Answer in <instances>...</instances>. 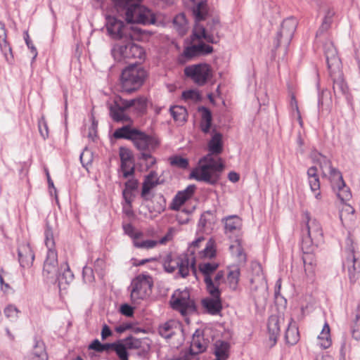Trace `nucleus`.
Masks as SVG:
<instances>
[{"instance_id": "54", "label": "nucleus", "mask_w": 360, "mask_h": 360, "mask_svg": "<svg viewBox=\"0 0 360 360\" xmlns=\"http://www.w3.org/2000/svg\"><path fill=\"white\" fill-rule=\"evenodd\" d=\"M123 229L124 233L133 239V241L134 240L135 236H143V233L141 232L135 231L134 226L131 224L123 225Z\"/></svg>"}, {"instance_id": "12", "label": "nucleus", "mask_w": 360, "mask_h": 360, "mask_svg": "<svg viewBox=\"0 0 360 360\" xmlns=\"http://www.w3.org/2000/svg\"><path fill=\"white\" fill-rule=\"evenodd\" d=\"M153 286L152 278L146 274L137 276L131 281L130 285L131 299L133 302L146 298L149 296Z\"/></svg>"}, {"instance_id": "52", "label": "nucleus", "mask_w": 360, "mask_h": 360, "mask_svg": "<svg viewBox=\"0 0 360 360\" xmlns=\"http://www.w3.org/2000/svg\"><path fill=\"white\" fill-rule=\"evenodd\" d=\"M182 97L185 100H191L193 101H198L200 100L201 96L197 90H188L182 93Z\"/></svg>"}, {"instance_id": "29", "label": "nucleus", "mask_w": 360, "mask_h": 360, "mask_svg": "<svg viewBox=\"0 0 360 360\" xmlns=\"http://www.w3.org/2000/svg\"><path fill=\"white\" fill-rule=\"evenodd\" d=\"M226 234H231L240 229L241 219L236 215L228 216L222 219Z\"/></svg>"}, {"instance_id": "19", "label": "nucleus", "mask_w": 360, "mask_h": 360, "mask_svg": "<svg viewBox=\"0 0 360 360\" xmlns=\"http://www.w3.org/2000/svg\"><path fill=\"white\" fill-rule=\"evenodd\" d=\"M219 264L217 262H202L199 264V270L204 276V281L209 293H214L217 285L214 283L211 275L217 271Z\"/></svg>"}, {"instance_id": "42", "label": "nucleus", "mask_w": 360, "mask_h": 360, "mask_svg": "<svg viewBox=\"0 0 360 360\" xmlns=\"http://www.w3.org/2000/svg\"><path fill=\"white\" fill-rule=\"evenodd\" d=\"M351 328L352 337L356 340H360V303L356 309L355 318Z\"/></svg>"}, {"instance_id": "4", "label": "nucleus", "mask_w": 360, "mask_h": 360, "mask_svg": "<svg viewBox=\"0 0 360 360\" xmlns=\"http://www.w3.org/2000/svg\"><path fill=\"white\" fill-rule=\"evenodd\" d=\"M310 157L314 162L319 165L323 176L330 180L338 198L342 202L349 200L352 198L350 189L346 186L340 171L332 166L330 160L316 150H313Z\"/></svg>"}, {"instance_id": "8", "label": "nucleus", "mask_w": 360, "mask_h": 360, "mask_svg": "<svg viewBox=\"0 0 360 360\" xmlns=\"http://www.w3.org/2000/svg\"><path fill=\"white\" fill-rule=\"evenodd\" d=\"M146 77V72L141 67L131 65L123 70L120 83L123 92L131 94L137 91L143 84Z\"/></svg>"}, {"instance_id": "1", "label": "nucleus", "mask_w": 360, "mask_h": 360, "mask_svg": "<svg viewBox=\"0 0 360 360\" xmlns=\"http://www.w3.org/2000/svg\"><path fill=\"white\" fill-rule=\"evenodd\" d=\"M208 150L210 153L199 160L198 165L192 170L191 177L214 184L219 179V173L224 169L221 159L214 157V155L220 154L223 150L221 133L213 130L212 139L208 143Z\"/></svg>"}, {"instance_id": "46", "label": "nucleus", "mask_w": 360, "mask_h": 360, "mask_svg": "<svg viewBox=\"0 0 360 360\" xmlns=\"http://www.w3.org/2000/svg\"><path fill=\"white\" fill-rule=\"evenodd\" d=\"M240 276V270L238 268L235 267L234 269L230 270L229 271L227 278L230 285V288L232 289H236Z\"/></svg>"}, {"instance_id": "30", "label": "nucleus", "mask_w": 360, "mask_h": 360, "mask_svg": "<svg viewBox=\"0 0 360 360\" xmlns=\"http://www.w3.org/2000/svg\"><path fill=\"white\" fill-rule=\"evenodd\" d=\"M139 131L137 129L131 128L129 125H126L117 129L113 136L115 139H125L133 142Z\"/></svg>"}, {"instance_id": "33", "label": "nucleus", "mask_w": 360, "mask_h": 360, "mask_svg": "<svg viewBox=\"0 0 360 360\" xmlns=\"http://www.w3.org/2000/svg\"><path fill=\"white\" fill-rule=\"evenodd\" d=\"M285 338L286 343L290 345H295L299 340L300 335L297 326L292 320L288 323V326L285 334Z\"/></svg>"}, {"instance_id": "48", "label": "nucleus", "mask_w": 360, "mask_h": 360, "mask_svg": "<svg viewBox=\"0 0 360 360\" xmlns=\"http://www.w3.org/2000/svg\"><path fill=\"white\" fill-rule=\"evenodd\" d=\"M170 164L172 166L181 168L186 169L188 167V160L185 158L175 155L169 158Z\"/></svg>"}, {"instance_id": "51", "label": "nucleus", "mask_w": 360, "mask_h": 360, "mask_svg": "<svg viewBox=\"0 0 360 360\" xmlns=\"http://www.w3.org/2000/svg\"><path fill=\"white\" fill-rule=\"evenodd\" d=\"M19 313L20 311L15 305L13 304H9L4 309V314L6 316L12 321L15 320L18 317Z\"/></svg>"}, {"instance_id": "24", "label": "nucleus", "mask_w": 360, "mask_h": 360, "mask_svg": "<svg viewBox=\"0 0 360 360\" xmlns=\"http://www.w3.org/2000/svg\"><path fill=\"white\" fill-rule=\"evenodd\" d=\"M18 257L20 264L23 268H29L32 265L34 255L29 244H22L19 246Z\"/></svg>"}, {"instance_id": "3", "label": "nucleus", "mask_w": 360, "mask_h": 360, "mask_svg": "<svg viewBox=\"0 0 360 360\" xmlns=\"http://www.w3.org/2000/svg\"><path fill=\"white\" fill-rule=\"evenodd\" d=\"M42 274L46 282L56 283L58 281L60 292L65 290L74 279V274L67 262H63L58 266V255L56 250H50L47 252Z\"/></svg>"}, {"instance_id": "62", "label": "nucleus", "mask_w": 360, "mask_h": 360, "mask_svg": "<svg viewBox=\"0 0 360 360\" xmlns=\"http://www.w3.org/2000/svg\"><path fill=\"white\" fill-rule=\"evenodd\" d=\"M102 343L101 342L96 339L94 340L89 346V349H93L97 352H102Z\"/></svg>"}, {"instance_id": "20", "label": "nucleus", "mask_w": 360, "mask_h": 360, "mask_svg": "<svg viewBox=\"0 0 360 360\" xmlns=\"http://www.w3.org/2000/svg\"><path fill=\"white\" fill-rule=\"evenodd\" d=\"M212 296L210 298H205L202 300V306L207 309L208 313L211 314H217L221 309V302L220 299V290L216 287L214 293H210Z\"/></svg>"}, {"instance_id": "63", "label": "nucleus", "mask_w": 360, "mask_h": 360, "mask_svg": "<svg viewBox=\"0 0 360 360\" xmlns=\"http://www.w3.org/2000/svg\"><path fill=\"white\" fill-rule=\"evenodd\" d=\"M230 249L231 250V251L233 252H234V250L236 249V251L237 252V256H238L239 260L242 261V260L245 259V257L244 254L243 253L240 246L238 244L236 245H231Z\"/></svg>"}, {"instance_id": "59", "label": "nucleus", "mask_w": 360, "mask_h": 360, "mask_svg": "<svg viewBox=\"0 0 360 360\" xmlns=\"http://www.w3.org/2000/svg\"><path fill=\"white\" fill-rule=\"evenodd\" d=\"M120 312L127 316H131L134 313V309L127 304H124L120 307Z\"/></svg>"}, {"instance_id": "43", "label": "nucleus", "mask_w": 360, "mask_h": 360, "mask_svg": "<svg viewBox=\"0 0 360 360\" xmlns=\"http://www.w3.org/2000/svg\"><path fill=\"white\" fill-rule=\"evenodd\" d=\"M45 245L48 249V251L50 250H55V240L53 237V233L52 231V228L50 226L49 222H46L45 231Z\"/></svg>"}, {"instance_id": "34", "label": "nucleus", "mask_w": 360, "mask_h": 360, "mask_svg": "<svg viewBox=\"0 0 360 360\" xmlns=\"http://www.w3.org/2000/svg\"><path fill=\"white\" fill-rule=\"evenodd\" d=\"M230 345L229 342L218 340L214 344L216 359L226 360L229 355Z\"/></svg>"}, {"instance_id": "2", "label": "nucleus", "mask_w": 360, "mask_h": 360, "mask_svg": "<svg viewBox=\"0 0 360 360\" xmlns=\"http://www.w3.org/2000/svg\"><path fill=\"white\" fill-rule=\"evenodd\" d=\"M193 13L195 25L193 30L192 41L204 39L207 43L217 44L219 40V21L217 18H206L207 4L206 1H200L193 7Z\"/></svg>"}, {"instance_id": "39", "label": "nucleus", "mask_w": 360, "mask_h": 360, "mask_svg": "<svg viewBox=\"0 0 360 360\" xmlns=\"http://www.w3.org/2000/svg\"><path fill=\"white\" fill-rule=\"evenodd\" d=\"M0 49L6 57L8 53H11V48L7 41L5 25L2 22H0Z\"/></svg>"}, {"instance_id": "36", "label": "nucleus", "mask_w": 360, "mask_h": 360, "mask_svg": "<svg viewBox=\"0 0 360 360\" xmlns=\"http://www.w3.org/2000/svg\"><path fill=\"white\" fill-rule=\"evenodd\" d=\"M319 345L322 349H328L330 347L332 341L330 335L329 325L326 323L318 336Z\"/></svg>"}, {"instance_id": "22", "label": "nucleus", "mask_w": 360, "mask_h": 360, "mask_svg": "<svg viewBox=\"0 0 360 360\" xmlns=\"http://www.w3.org/2000/svg\"><path fill=\"white\" fill-rule=\"evenodd\" d=\"M316 248H312L311 251H307L302 245L303 252L302 260L304 266V271L307 277L312 278L315 274L316 259L313 254Z\"/></svg>"}, {"instance_id": "27", "label": "nucleus", "mask_w": 360, "mask_h": 360, "mask_svg": "<svg viewBox=\"0 0 360 360\" xmlns=\"http://www.w3.org/2000/svg\"><path fill=\"white\" fill-rule=\"evenodd\" d=\"M250 282L252 291L260 290L263 292L266 289V280L259 265H256V274L251 278Z\"/></svg>"}, {"instance_id": "58", "label": "nucleus", "mask_w": 360, "mask_h": 360, "mask_svg": "<svg viewBox=\"0 0 360 360\" xmlns=\"http://www.w3.org/2000/svg\"><path fill=\"white\" fill-rule=\"evenodd\" d=\"M309 184L312 192L318 191L320 189V182L319 176L308 179Z\"/></svg>"}, {"instance_id": "23", "label": "nucleus", "mask_w": 360, "mask_h": 360, "mask_svg": "<svg viewBox=\"0 0 360 360\" xmlns=\"http://www.w3.org/2000/svg\"><path fill=\"white\" fill-rule=\"evenodd\" d=\"M195 190V185H189L184 191L178 192L170 205V208L173 210H179L181 206L193 196Z\"/></svg>"}, {"instance_id": "15", "label": "nucleus", "mask_w": 360, "mask_h": 360, "mask_svg": "<svg viewBox=\"0 0 360 360\" xmlns=\"http://www.w3.org/2000/svg\"><path fill=\"white\" fill-rule=\"evenodd\" d=\"M297 25V21L295 18L290 17L285 19L281 29L278 32L274 41L275 49H278L281 45L288 46L294 35Z\"/></svg>"}, {"instance_id": "61", "label": "nucleus", "mask_w": 360, "mask_h": 360, "mask_svg": "<svg viewBox=\"0 0 360 360\" xmlns=\"http://www.w3.org/2000/svg\"><path fill=\"white\" fill-rule=\"evenodd\" d=\"M39 130L41 134V136L43 137L44 139L48 137L49 136V131H48V127L46 122H42L39 123Z\"/></svg>"}, {"instance_id": "14", "label": "nucleus", "mask_w": 360, "mask_h": 360, "mask_svg": "<svg viewBox=\"0 0 360 360\" xmlns=\"http://www.w3.org/2000/svg\"><path fill=\"white\" fill-rule=\"evenodd\" d=\"M170 304L174 309L184 316L195 311V303L190 298V293L187 290L176 291L171 297Z\"/></svg>"}, {"instance_id": "40", "label": "nucleus", "mask_w": 360, "mask_h": 360, "mask_svg": "<svg viewBox=\"0 0 360 360\" xmlns=\"http://www.w3.org/2000/svg\"><path fill=\"white\" fill-rule=\"evenodd\" d=\"M170 112L174 120L183 123L186 120L187 110L184 107L176 105L170 108Z\"/></svg>"}, {"instance_id": "21", "label": "nucleus", "mask_w": 360, "mask_h": 360, "mask_svg": "<svg viewBox=\"0 0 360 360\" xmlns=\"http://www.w3.org/2000/svg\"><path fill=\"white\" fill-rule=\"evenodd\" d=\"M159 184L160 182L158 177V174L154 171L150 172L149 174L145 177L143 182L141 193V198H143L145 200H150L152 198L150 195L151 189H153Z\"/></svg>"}, {"instance_id": "47", "label": "nucleus", "mask_w": 360, "mask_h": 360, "mask_svg": "<svg viewBox=\"0 0 360 360\" xmlns=\"http://www.w3.org/2000/svg\"><path fill=\"white\" fill-rule=\"evenodd\" d=\"M153 153H139L138 159L145 162V166L147 169L152 167L156 163L155 158L152 155Z\"/></svg>"}, {"instance_id": "31", "label": "nucleus", "mask_w": 360, "mask_h": 360, "mask_svg": "<svg viewBox=\"0 0 360 360\" xmlns=\"http://www.w3.org/2000/svg\"><path fill=\"white\" fill-rule=\"evenodd\" d=\"M199 111L201 112V121L200 128L205 134H208L212 125V114L210 110L205 107H200Z\"/></svg>"}, {"instance_id": "6", "label": "nucleus", "mask_w": 360, "mask_h": 360, "mask_svg": "<svg viewBox=\"0 0 360 360\" xmlns=\"http://www.w3.org/2000/svg\"><path fill=\"white\" fill-rule=\"evenodd\" d=\"M303 219L306 225L302 229V245L307 251H311L323 242V230L319 222L312 219L308 212L303 213Z\"/></svg>"}, {"instance_id": "16", "label": "nucleus", "mask_w": 360, "mask_h": 360, "mask_svg": "<svg viewBox=\"0 0 360 360\" xmlns=\"http://www.w3.org/2000/svg\"><path fill=\"white\" fill-rule=\"evenodd\" d=\"M132 143L139 151V153H154L160 144L159 139L156 136L148 135L140 130L138 131Z\"/></svg>"}, {"instance_id": "57", "label": "nucleus", "mask_w": 360, "mask_h": 360, "mask_svg": "<svg viewBox=\"0 0 360 360\" xmlns=\"http://www.w3.org/2000/svg\"><path fill=\"white\" fill-rule=\"evenodd\" d=\"M197 49L198 50L200 54H208L211 53L213 51V48L210 45L205 44V43L200 41L198 44H195Z\"/></svg>"}, {"instance_id": "11", "label": "nucleus", "mask_w": 360, "mask_h": 360, "mask_svg": "<svg viewBox=\"0 0 360 360\" xmlns=\"http://www.w3.org/2000/svg\"><path fill=\"white\" fill-rule=\"evenodd\" d=\"M343 267L347 269L350 283H354L360 273V263L358 262L353 242L349 237L346 239Z\"/></svg>"}, {"instance_id": "35", "label": "nucleus", "mask_w": 360, "mask_h": 360, "mask_svg": "<svg viewBox=\"0 0 360 360\" xmlns=\"http://www.w3.org/2000/svg\"><path fill=\"white\" fill-rule=\"evenodd\" d=\"M139 185L138 180L130 179L125 183V188L122 191V195L124 201L130 205L133 200L132 191L137 189Z\"/></svg>"}, {"instance_id": "44", "label": "nucleus", "mask_w": 360, "mask_h": 360, "mask_svg": "<svg viewBox=\"0 0 360 360\" xmlns=\"http://www.w3.org/2000/svg\"><path fill=\"white\" fill-rule=\"evenodd\" d=\"M174 325V323L173 322H167L162 325L161 326H160V335L165 339H169L172 338L174 335L175 330L176 329V328L173 327Z\"/></svg>"}, {"instance_id": "38", "label": "nucleus", "mask_w": 360, "mask_h": 360, "mask_svg": "<svg viewBox=\"0 0 360 360\" xmlns=\"http://www.w3.org/2000/svg\"><path fill=\"white\" fill-rule=\"evenodd\" d=\"M173 25L179 34H185L188 28V22L185 15L184 13H180L176 15L173 20Z\"/></svg>"}, {"instance_id": "9", "label": "nucleus", "mask_w": 360, "mask_h": 360, "mask_svg": "<svg viewBox=\"0 0 360 360\" xmlns=\"http://www.w3.org/2000/svg\"><path fill=\"white\" fill-rule=\"evenodd\" d=\"M105 26L108 34L114 39H134L140 32L138 27L113 16L107 17Z\"/></svg>"}, {"instance_id": "25", "label": "nucleus", "mask_w": 360, "mask_h": 360, "mask_svg": "<svg viewBox=\"0 0 360 360\" xmlns=\"http://www.w3.org/2000/svg\"><path fill=\"white\" fill-rule=\"evenodd\" d=\"M217 219L211 211L204 212L199 220L198 228L200 231L206 233H210L216 224Z\"/></svg>"}, {"instance_id": "56", "label": "nucleus", "mask_w": 360, "mask_h": 360, "mask_svg": "<svg viewBox=\"0 0 360 360\" xmlns=\"http://www.w3.org/2000/svg\"><path fill=\"white\" fill-rule=\"evenodd\" d=\"M184 55L188 58H191L196 56L200 55L198 50L197 49L196 45L193 44L190 46H188L184 51Z\"/></svg>"}, {"instance_id": "18", "label": "nucleus", "mask_w": 360, "mask_h": 360, "mask_svg": "<svg viewBox=\"0 0 360 360\" xmlns=\"http://www.w3.org/2000/svg\"><path fill=\"white\" fill-rule=\"evenodd\" d=\"M323 49L329 72L342 70V63L333 44L327 41Z\"/></svg>"}, {"instance_id": "32", "label": "nucleus", "mask_w": 360, "mask_h": 360, "mask_svg": "<svg viewBox=\"0 0 360 360\" xmlns=\"http://www.w3.org/2000/svg\"><path fill=\"white\" fill-rule=\"evenodd\" d=\"M206 349V344L202 336L194 334L190 346V354L197 355Z\"/></svg>"}, {"instance_id": "10", "label": "nucleus", "mask_w": 360, "mask_h": 360, "mask_svg": "<svg viewBox=\"0 0 360 360\" xmlns=\"http://www.w3.org/2000/svg\"><path fill=\"white\" fill-rule=\"evenodd\" d=\"M190 253L181 254L176 258H167L164 262V269L168 273H173L178 269V274L182 278H186L192 270L195 272V258L194 251L190 250Z\"/></svg>"}, {"instance_id": "41", "label": "nucleus", "mask_w": 360, "mask_h": 360, "mask_svg": "<svg viewBox=\"0 0 360 360\" xmlns=\"http://www.w3.org/2000/svg\"><path fill=\"white\" fill-rule=\"evenodd\" d=\"M142 236H135L134 240L133 241L134 245L137 248L141 249H153L158 244V242L155 240H142Z\"/></svg>"}, {"instance_id": "13", "label": "nucleus", "mask_w": 360, "mask_h": 360, "mask_svg": "<svg viewBox=\"0 0 360 360\" xmlns=\"http://www.w3.org/2000/svg\"><path fill=\"white\" fill-rule=\"evenodd\" d=\"M185 75L198 86H204L213 77V70L207 63L191 65L184 68Z\"/></svg>"}, {"instance_id": "64", "label": "nucleus", "mask_w": 360, "mask_h": 360, "mask_svg": "<svg viewBox=\"0 0 360 360\" xmlns=\"http://www.w3.org/2000/svg\"><path fill=\"white\" fill-rule=\"evenodd\" d=\"M112 335V332L110 330V328L105 324L103 326L102 330H101V339L102 340H106L108 337L111 336Z\"/></svg>"}, {"instance_id": "55", "label": "nucleus", "mask_w": 360, "mask_h": 360, "mask_svg": "<svg viewBox=\"0 0 360 360\" xmlns=\"http://www.w3.org/2000/svg\"><path fill=\"white\" fill-rule=\"evenodd\" d=\"M80 161L83 166H87L92 161L91 152L88 149H84L80 155Z\"/></svg>"}, {"instance_id": "53", "label": "nucleus", "mask_w": 360, "mask_h": 360, "mask_svg": "<svg viewBox=\"0 0 360 360\" xmlns=\"http://www.w3.org/2000/svg\"><path fill=\"white\" fill-rule=\"evenodd\" d=\"M83 280L85 283H91L94 281V270L91 267L85 266L82 271Z\"/></svg>"}, {"instance_id": "45", "label": "nucleus", "mask_w": 360, "mask_h": 360, "mask_svg": "<svg viewBox=\"0 0 360 360\" xmlns=\"http://www.w3.org/2000/svg\"><path fill=\"white\" fill-rule=\"evenodd\" d=\"M215 254L214 243L210 239L207 243L205 249L200 252V257L204 259H211L215 256Z\"/></svg>"}, {"instance_id": "37", "label": "nucleus", "mask_w": 360, "mask_h": 360, "mask_svg": "<svg viewBox=\"0 0 360 360\" xmlns=\"http://www.w3.org/2000/svg\"><path fill=\"white\" fill-rule=\"evenodd\" d=\"M335 15V11L333 8L328 7L325 10V14L323 17V20L321 25L320 26L319 30L316 32V35L323 34L324 32L327 31L333 22V18Z\"/></svg>"}, {"instance_id": "50", "label": "nucleus", "mask_w": 360, "mask_h": 360, "mask_svg": "<svg viewBox=\"0 0 360 360\" xmlns=\"http://www.w3.org/2000/svg\"><path fill=\"white\" fill-rule=\"evenodd\" d=\"M120 360H128V353L126 347L120 342H116L113 349Z\"/></svg>"}, {"instance_id": "17", "label": "nucleus", "mask_w": 360, "mask_h": 360, "mask_svg": "<svg viewBox=\"0 0 360 360\" xmlns=\"http://www.w3.org/2000/svg\"><path fill=\"white\" fill-rule=\"evenodd\" d=\"M330 76L333 80V89L336 96H344L348 103H351V98L349 94V89L345 83L342 70L330 72Z\"/></svg>"}, {"instance_id": "5", "label": "nucleus", "mask_w": 360, "mask_h": 360, "mask_svg": "<svg viewBox=\"0 0 360 360\" xmlns=\"http://www.w3.org/2000/svg\"><path fill=\"white\" fill-rule=\"evenodd\" d=\"M146 99L139 97L131 100H125L118 96L115 98L113 103L110 106V114L115 122H128L130 120L127 111L134 108L139 112H143L146 109Z\"/></svg>"}, {"instance_id": "7", "label": "nucleus", "mask_w": 360, "mask_h": 360, "mask_svg": "<svg viewBox=\"0 0 360 360\" xmlns=\"http://www.w3.org/2000/svg\"><path fill=\"white\" fill-rule=\"evenodd\" d=\"M133 40L127 39L125 42L115 44L112 46L111 54L116 61L127 63L131 59H144L146 55L144 49Z\"/></svg>"}, {"instance_id": "49", "label": "nucleus", "mask_w": 360, "mask_h": 360, "mask_svg": "<svg viewBox=\"0 0 360 360\" xmlns=\"http://www.w3.org/2000/svg\"><path fill=\"white\" fill-rule=\"evenodd\" d=\"M121 169L124 178L132 176L134 173V166L131 161L121 162Z\"/></svg>"}, {"instance_id": "26", "label": "nucleus", "mask_w": 360, "mask_h": 360, "mask_svg": "<svg viewBox=\"0 0 360 360\" xmlns=\"http://www.w3.org/2000/svg\"><path fill=\"white\" fill-rule=\"evenodd\" d=\"M281 319L276 315H271L269 319L267 327L271 346H274L277 341V338L280 333V322Z\"/></svg>"}, {"instance_id": "60", "label": "nucleus", "mask_w": 360, "mask_h": 360, "mask_svg": "<svg viewBox=\"0 0 360 360\" xmlns=\"http://www.w3.org/2000/svg\"><path fill=\"white\" fill-rule=\"evenodd\" d=\"M25 40V43L27 46V47L31 50L32 53H33V60H34L37 56V49L34 47V44H32V41L30 40L27 33L26 34Z\"/></svg>"}, {"instance_id": "28", "label": "nucleus", "mask_w": 360, "mask_h": 360, "mask_svg": "<svg viewBox=\"0 0 360 360\" xmlns=\"http://www.w3.org/2000/svg\"><path fill=\"white\" fill-rule=\"evenodd\" d=\"M48 356L45 352L44 344L40 340H34L32 352L27 356V360H47Z\"/></svg>"}]
</instances>
